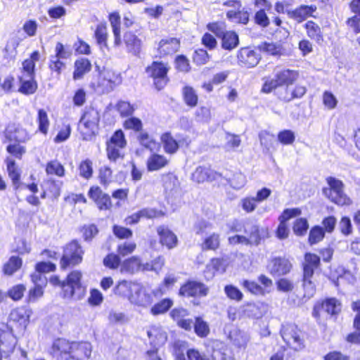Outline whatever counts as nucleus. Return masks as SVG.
Returning <instances> with one entry per match:
<instances>
[{
	"label": "nucleus",
	"instance_id": "nucleus-2",
	"mask_svg": "<svg viewBox=\"0 0 360 360\" xmlns=\"http://www.w3.org/2000/svg\"><path fill=\"white\" fill-rule=\"evenodd\" d=\"M297 77L298 74L295 70L288 69L276 70L274 77L265 81L262 91L269 94L280 86H285V88H290V86L297 80Z\"/></svg>",
	"mask_w": 360,
	"mask_h": 360
},
{
	"label": "nucleus",
	"instance_id": "nucleus-44",
	"mask_svg": "<svg viewBox=\"0 0 360 360\" xmlns=\"http://www.w3.org/2000/svg\"><path fill=\"white\" fill-rule=\"evenodd\" d=\"M96 42L98 45L107 47V28L105 25L100 24L96 27L94 33Z\"/></svg>",
	"mask_w": 360,
	"mask_h": 360
},
{
	"label": "nucleus",
	"instance_id": "nucleus-43",
	"mask_svg": "<svg viewBox=\"0 0 360 360\" xmlns=\"http://www.w3.org/2000/svg\"><path fill=\"white\" fill-rule=\"evenodd\" d=\"M46 172L47 174H54L61 177L65 174V169L58 161L52 160L47 163Z\"/></svg>",
	"mask_w": 360,
	"mask_h": 360
},
{
	"label": "nucleus",
	"instance_id": "nucleus-24",
	"mask_svg": "<svg viewBox=\"0 0 360 360\" xmlns=\"http://www.w3.org/2000/svg\"><path fill=\"white\" fill-rule=\"evenodd\" d=\"M91 69V64L86 58H80L75 62V70L73 72V79L75 80L82 79L84 75L89 72Z\"/></svg>",
	"mask_w": 360,
	"mask_h": 360
},
{
	"label": "nucleus",
	"instance_id": "nucleus-39",
	"mask_svg": "<svg viewBox=\"0 0 360 360\" xmlns=\"http://www.w3.org/2000/svg\"><path fill=\"white\" fill-rule=\"evenodd\" d=\"M173 305V301L169 298H165L153 305L150 309V313L157 316L166 313Z\"/></svg>",
	"mask_w": 360,
	"mask_h": 360
},
{
	"label": "nucleus",
	"instance_id": "nucleus-13",
	"mask_svg": "<svg viewBox=\"0 0 360 360\" xmlns=\"http://www.w3.org/2000/svg\"><path fill=\"white\" fill-rule=\"evenodd\" d=\"M237 57L240 64L246 68L256 66L260 59L259 55L256 51L248 47L241 48Z\"/></svg>",
	"mask_w": 360,
	"mask_h": 360
},
{
	"label": "nucleus",
	"instance_id": "nucleus-9",
	"mask_svg": "<svg viewBox=\"0 0 360 360\" xmlns=\"http://www.w3.org/2000/svg\"><path fill=\"white\" fill-rule=\"evenodd\" d=\"M291 269L290 262L288 259L281 257L272 258L267 265L269 272L274 276L285 275L290 271Z\"/></svg>",
	"mask_w": 360,
	"mask_h": 360
},
{
	"label": "nucleus",
	"instance_id": "nucleus-48",
	"mask_svg": "<svg viewBox=\"0 0 360 360\" xmlns=\"http://www.w3.org/2000/svg\"><path fill=\"white\" fill-rule=\"evenodd\" d=\"M26 288L22 284H18L11 288L7 292V297L14 301H18L23 297Z\"/></svg>",
	"mask_w": 360,
	"mask_h": 360
},
{
	"label": "nucleus",
	"instance_id": "nucleus-45",
	"mask_svg": "<svg viewBox=\"0 0 360 360\" xmlns=\"http://www.w3.org/2000/svg\"><path fill=\"white\" fill-rule=\"evenodd\" d=\"M207 28L209 31L213 32L218 38H221L227 31L226 25L223 21L210 22L207 24Z\"/></svg>",
	"mask_w": 360,
	"mask_h": 360
},
{
	"label": "nucleus",
	"instance_id": "nucleus-52",
	"mask_svg": "<svg viewBox=\"0 0 360 360\" xmlns=\"http://www.w3.org/2000/svg\"><path fill=\"white\" fill-rule=\"evenodd\" d=\"M193 328H194L195 333L200 337H205L209 333V327L201 318H195Z\"/></svg>",
	"mask_w": 360,
	"mask_h": 360
},
{
	"label": "nucleus",
	"instance_id": "nucleus-49",
	"mask_svg": "<svg viewBox=\"0 0 360 360\" xmlns=\"http://www.w3.org/2000/svg\"><path fill=\"white\" fill-rule=\"evenodd\" d=\"M184 98L186 103L191 106L194 107L198 103V96L193 88L186 86L183 91Z\"/></svg>",
	"mask_w": 360,
	"mask_h": 360
},
{
	"label": "nucleus",
	"instance_id": "nucleus-50",
	"mask_svg": "<svg viewBox=\"0 0 360 360\" xmlns=\"http://www.w3.org/2000/svg\"><path fill=\"white\" fill-rule=\"evenodd\" d=\"M265 8H261L257 11L254 16L255 22L261 27H266L270 24V19L267 16Z\"/></svg>",
	"mask_w": 360,
	"mask_h": 360
},
{
	"label": "nucleus",
	"instance_id": "nucleus-17",
	"mask_svg": "<svg viewBox=\"0 0 360 360\" xmlns=\"http://www.w3.org/2000/svg\"><path fill=\"white\" fill-rule=\"evenodd\" d=\"M219 176H221L220 173L217 172L210 168L201 166L197 167L192 174L193 180L198 183H202L205 181L216 180Z\"/></svg>",
	"mask_w": 360,
	"mask_h": 360
},
{
	"label": "nucleus",
	"instance_id": "nucleus-57",
	"mask_svg": "<svg viewBox=\"0 0 360 360\" xmlns=\"http://www.w3.org/2000/svg\"><path fill=\"white\" fill-rule=\"evenodd\" d=\"M325 233L322 228L315 226L312 228L309 235V243L311 245L320 242L324 237Z\"/></svg>",
	"mask_w": 360,
	"mask_h": 360
},
{
	"label": "nucleus",
	"instance_id": "nucleus-42",
	"mask_svg": "<svg viewBox=\"0 0 360 360\" xmlns=\"http://www.w3.org/2000/svg\"><path fill=\"white\" fill-rule=\"evenodd\" d=\"M241 285L248 292L256 295H264L266 292L264 288L255 281L243 280Z\"/></svg>",
	"mask_w": 360,
	"mask_h": 360
},
{
	"label": "nucleus",
	"instance_id": "nucleus-1",
	"mask_svg": "<svg viewBox=\"0 0 360 360\" xmlns=\"http://www.w3.org/2000/svg\"><path fill=\"white\" fill-rule=\"evenodd\" d=\"M92 352L89 342L69 341L65 338L55 340L49 353L56 360H88Z\"/></svg>",
	"mask_w": 360,
	"mask_h": 360
},
{
	"label": "nucleus",
	"instance_id": "nucleus-15",
	"mask_svg": "<svg viewBox=\"0 0 360 360\" xmlns=\"http://www.w3.org/2000/svg\"><path fill=\"white\" fill-rule=\"evenodd\" d=\"M30 312L23 307L13 309L9 314V326L16 323L22 329H25L29 323Z\"/></svg>",
	"mask_w": 360,
	"mask_h": 360
},
{
	"label": "nucleus",
	"instance_id": "nucleus-46",
	"mask_svg": "<svg viewBox=\"0 0 360 360\" xmlns=\"http://www.w3.org/2000/svg\"><path fill=\"white\" fill-rule=\"evenodd\" d=\"M115 108L122 117L131 116L135 110L134 105L124 101H120Z\"/></svg>",
	"mask_w": 360,
	"mask_h": 360
},
{
	"label": "nucleus",
	"instance_id": "nucleus-23",
	"mask_svg": "<svg viewBox=\"0 0 360 360\" xmlns=\"http://www.w3.org/2000/svg\"><path fill=\"white\" fill-rule=\"evenodd\" d=\"M150 343L155 347L164 345L167 339V333L161 328L153 327L147 332Z\"/></svg>",
	"mask_w": 360,
	"mask_h": 360
},
{
	"label": "nucleus",
	"instance_id": "nucleus-10",
	"mask_svg": "<svg viewBox=\"0 0 360 360\" xmlns=\"http://www.w3.org/2000/svg\"><path fill=\"white\" fill-rule=\"evenodd\" d=\"M209 288L202 283L188 281L179 290V295L184 297H205Z\"/></svg>",
	"mask_w": 360,
	"mask_h": 360
},
{
	"label": "nucleus",
	"instance_id": "nucleus-36",
	"mask_svg": "<svg viewBox=\"0 0 360 360\" xmlns=\"http://www.w3.org/2000/svg\"><path fill=\"white\" fill-rule=\"evenodd\" d=\"M304 27L307 32V35L311 39H314L317 42L323 41V35L321 27L313 21H308L305 23Z\"/></svg>",
	"mask_w": 360,
	"mask_h": 360
},
{
	"label": "nucleus",
	"instance_id": "nucleus-11",
	"mask_svg": "<svg viewBox=\"0 0 360 360\" xmlns=\"http://www.w3.org/2000/svg\"><path fill=\"white\" fill-rule=\"evenodd\" d=\"M88 195L100 210H108L111 208L112 202L110 195L105 193L98 186L91 187Z\"/></svg>",
	"mask_w": 360,
	"mask_h": 360
},
{
	"label": "nucleus",
	"instance_id": "nucleus-22",
	"mask_svg": "<svg viewBox=\"0 0 360 360\" xmlns=\"http://www.w3.org/2000/svg\"><path fill=\"white\" fill-rule=\"evenodd\" d=\"M20 87L18 91L22 94H33L37 89V83L34 77L30 78L23 76H18Z\"/></svg>",
	"mask_w": 360,
	"mask_h": 360
},
{
	"label": "nucleus",
	"instance_id": "nucleus-3",
	"mask_svg": "<svg viewBox=\"0 0 360 360\" xmlns=\"http://www.w3.org/2000/svg\"><path fill=\"white\" fill-rule=\"evenodd\" d=\"M328 187L323 188V195L331 202L340 206L349 205L352 200L344 191V184L342 181L329 176L326 179Z\"/></svg>",
	"mask_w": 360,
	"mask_h": 360
},
{
	"label": "nucleus",
	"instance_id": "nucleus-56",
	"mask_svg": "<svg viewBox=\"0 0 360 360\" xmlns=\"http://www.w3.org/2000/svg\"><path fill=\"white\" fill-rule=\"evenodd\" d=\"M309 229L307 220L304 218H300L295 220L292 227L294 233L297 236H303Z\"/></svg>",
	"mask_w": 360,
	"mask_h": 360
},
{
	"label": "nucleus",
	"instance_id": "nucleus-55",
	"mask_svg": "<svg viewBox=\"0 0 360 360\" xmlns=\"http://www.w3.org/2000/svg\"><path fill=\"white\" fill-rule=\"evenodd\" d=\"M107 143L115 145L120 148H124L127 144V141L124 134L122 130H117L111 136Z\"/></svg>",
	"mask_w": 360,
	"mask_h": 360
},
{
	"label": "nucleus",
	"instance_id": "nucleus-29",
	"mask_svg": "<svg viewBox=\"0 0 360 360\" xmlns=\"http://www.w3.org/2000/svg\"><path fill=\"white\" fill-rule=\"evenodd\" d=\"M314 274H311V270H307L306 273H303L302 287L304 291V297L309 299L312 297L316 292V287L311 281Z\"/></svg>",
	"mask_w": 360,
	"mask_h": 360
},
{
	"label": "nucleus",
	"instance_id": "nucleus-25",
	"mask_svg": "<svg viewBox=\"0 0 360 360\" xmlns=\"http://www.w3.org/2000/svg\"><path fill=\"white\" fill-rule=\"evenodd\" d=\"M306 93V88L304 86L297 85L292 89L290 88H285L284 93L279 95L280 99L289 102L295 98H300L302 97Z\"/></svg>",
	"mask_w": 360,
	"mask_h": 360
},
{
	"label": "nucleus",
	"instance_id": "nucleus-20",
	"mask_svg": "<svg viewBox=\"0 0 360 360\" xmlns=\"http://www.w3.org/2000/svg\"><path fill=\"white\" fill-rule=\"evenodd\" d=\"M158 233L160 236V243L172 249L176 245L177 238L176 235L167 228L160 226L158 229Z\"/></svg>",
	"mask_w": 360,
	"mask_h": 360
},
{
	"label": "nucleus",
	"instance_id": "nucleus-38",
	"mask_svg": "<svg viewBox=\"0 0 360 360\" xmlns=\"http://www.w3.org/2000/svg\"><path fill=\"white\" fill-rule=\"evenodd\" d=\"M140 265V259L137 257H131L124 260L121 264V271L133 274L139 269Z\"/></svg>",
	"mask_w": 360,
	"mask_h": 360
},
{
	"label": "nucleus",
	"instance_id": "nucleus-16",
	"mask_svg": "<svg viewBox=\"0 0 360 360\" xmlns=\"http://www.w3.org/2000/svg\"><path fill=\"white\" fill-rule=\"evenodd\" d=\"M316 6L302 5L295 10L288 11L287 15L291 19L296 20L297 22H302L308 17L311 16L313 13L316 11Z\"/></svg>",
	"mask_w": 360,
	"mask_h": 360
},
{
	"label": "nucleus",
	"instance_id": "nucleus-8",
	"mask_svg": "<svg viewBox=\"0 0 360 360\" xmlns=\"http://www.w3.org/2000/svg\"><path fill=\"white\" fill-rule=\"evenodd\" d=\"M281 336L285 343L295 350L302 347V341L300 338V331L297 326L292 324L283 326L281 331Z\"/></svg>",
	"mask_w": 360,
	"mask_h": 360
},
{
	"label": "nucleus",
	"instance_id": "nucleus-7",
	"mask_svg": "<svg viewBox=\"0 0 360 360\" xmlns=\"http://www.w3.org/2000/svg\"><path fill=\"white\" fill-rule=\"evenodd\" d=\"M169 68L167 63L154 61L146 69L148 75L153 79V84L158 90H161L166 86Z\"/></svg>",
	"mask_w": 360,
	"mask_h": 360
},
{
	"label": "nucleus",
	"instance_id": "nucleus-12",
	"mask_svg": "<svg viewBox=\"0 0 360 360\" xmlns=\"http://www.w3.org/2000/svg\"><path fill=\"white\" fill-rule=\"evenodd\" d=\"M100 120L98 112L94 108L87 110L80 119V124L86 129L87 134H94Z\"/></svg>",
	"mask_w": 360,
	"mask_h": 360
},
{
	"label": "nucleus",
	"instance_id": "nucleus-32",
	"mask_svg": "<svg viewBox=\"0 0 360 360\" xmlns=\"http://www.w3.org/2000/svg\"><path fill=\"white\" fill-rule=\"evenodd\" d=\"M22 261L17 256H12L4 265L3 272L5 275L11 276L22 266Z\"/></svg>",
	"mask_w": 360,
	"mask_h": 360
},
{
	"label": "nucleus",
	"instance_id": "nucleus-19",
	"mask_svg": "<svg viewBox=\"0 0 360 360\" xmlns=\"http://www.w3.org/2000/svg\"><path fill=\"white\" fill-rule=\"evenodd\" d=\"M352 307L354 311L358 312L354 320V327L356 330L348 335L347 340L351 343L360 344V300L354 302Z\"/></svg>",
	"mask_w": 360,
	"mask_h": 360
},
{
	"label": "nucleus",
	"instance_id": "nucleus-6",
	"mask_svg": "<svg viewBox=\"0 0 360 360\" xmlns=\"http://www.w3.org/2000/svg\"><path fill=\"white\" fill-rule=\"evenodd\" d=\"M17 340L13 335L12 326L0 324V360L8 358L14 351Z\"/></svg>",
	"mask_w": 360,
	"mask_h": 360
},
{
	"label": "nucleus",
	"instance_id": "nucleus-47",
	"mask_svg": "<svg viewBox=\"0 0 360 360\" xmlns=\"http://www.w3.org/2000/svg\"><path fill=\"white\" fill-rule=\"evenodd\" d=\"M37 121L39 131L44 134H46L49 127V120L47 113L44 110H39Z\"/></svg>",
	"mask_w": 360,
	"mask_h": 360
},
{
	"label": "nucleus",
	"instance_id": "nucleus-30",
	"mask_svg": "<svg viewBox=\"0 0 360 360\" xmlns=\"http://www.w3.org/2000/svg\"><path fill=\"white\" fill-rule=\"evenodd\" d=\"M229 338L233 344L238 347H245L249 341L248 334L237 328L233 329L230 332Z\"/></svg>",
	"mask_w": 360,
	"mask_h": 360
},
{
	"label": "nucleus",
	"instance_id": "nucleus-58",
	"mask_svg": "<svg viewBox=\"0 0 360 360\" xmlns=\"http://www.w3.org/2000/svg\"><path fill=\"white\" fill-rule=\"evenodd\" d=\"M56 54L53 56L59 59H67L72 56V50L69 46H65L63 44L58 42L55 48Z\"/></svg>",
	"mask_w": 360,
	"mask_h": 360
},
{
	"label": "nucleus",
	"instance_id": "nucleus-53",
	"mask_svg": "<svg viewBox=\"0 0 360 360\" xmlns=\"http://www.w3.org/2000/svg\"><path fill=\"white\" fill-rule=\"evenodd\" d=\"M136 248V245L134 242H124L117 245V252L120 256L125 257L131 254Z\"/></svg>",
	"mask_w": 360,
	"mask_h": 360
},
{
	"label": "nucleus",
	"instance_id": "nucleus-60",
	"mask_svg": "<svg viewBox=\"0 0 360 360\" xmlns=\"http://www.w3.org/2000/svg\"><path fill=\"white\" fill-rule=\"evenodd\" d=\"M224 292L229 298L238 302L242 300L243 297L241 291L238 288L232 285H226L224 288Z\"/></svg>",
	"mask_w": 360,
	"mask_h": 360
},
{
	"label": "nucleus",
	"instance_id": "nucleus-33",
	"mask_svg": "<svg viewBox=\"0 0 360 360\" xmlns=\"http://www.w3.org/2000/svg\"><path fill=\"white\" fill-rule=\"evenodd\" d=\"M161 141L167 153L173 154L177 151L179 144L169 133L163 134L161 136Z\"/></svg>",
	"mask_w": 360,
	"mask_h": 360
},
{
	"label": "nucleus",
	"instance_id": "nucleus-35",
	"mask_svg": "<svg viewBox=\"0 0 360 360\" xmlns=\"http://www.w3.org/2000/svg\"><path fill=\"white\" fill-rule=\"evenodd\" d=\"M319 257L315 254L307 253L303 263V273H306L307 270L309 269L311 271V274H314V270L319 266Z\"/></svg>",
	"mask_w": 360,
	"mask_h": 360
},
{
	"label": "nucleus",
	"instance_id": "nucleus-62",
	"mask_svg": "<svg viewBox=\"0 0 360 360\" xmlns=\"http://www.w3.org/2000/svg\"><path fill=\"white\" fill-rule=\"evenodd\" d=\"M163 186L166 191H173L178 184L176 177L172 174H167L162 177Z\"/></svg>",
	"mask_w": 360,
	"mask_h": 360
},
{
	"label": "nucleus",
	"instance_id": "nucleus-34",
	"mask_svg": "<svg viewBox=\"0 0 360 360\" xmlns=\"http://www.w3.org/2000/svg\"><path fill=\"white\" fill-rule=\"evenodd\" d=\"M220 245V235L212 233L207 236L201 245L203 250H216Z\"/></svg>",
	"mask_w": 360,
	"mask_h": 360
},
{
	"label": "nucleus",
	"instance_id": "nucleus-40",
	"mask_svg": "<svg viewBox=\"0 0 360 360\" xmlns=\"http://www.w3.org/2000/svg\"><path fill=\"white\" fill-rule=\"evenodd\" d=\"M7 170L8 176L13 181L15 188L18 189L20 186V174L14 160L9 159L7 160Z\"/></svg>",
	"mask_w": 360,
	"mask_h": 360
},
{
	"label": "nucleus",
	"instance_id": "nucleus-28",
	"mask_svg": "<svg viewBox=\"0 0 360 360\" xmlns=\"http://www.w3.org/2000/svg\"><path fill=\"white\" fill-rule=\"evenodd\" d=\"M244 231L250 245H258L260 243L262 236L257 225L248 224L244 227Z\"/></svg>",
	"mask_w": 360,
	"mask_h": 360
},
{
	"label": "nucleus",
	"instance_id": "nucleus-41",
	"mask_svg": "<svg viewBox=\"0 0 360 360\" xmlns=\"http://www.w3.org/2000/svg\"><path fill=\"white\" fill-rule=\"evenodd\" d=\"M322 308L328 314L335 315L341 311V304L335 298H329L323 303Z\"/></svg>",
	"mask_w": 360,
	"mask_h": 360
},
{
	"label": "nucleus",
	"instance_id": "nucleus-5",
	"mask_svg": "<svg viewBox=\"0 0 360 360\" xmlns=\"http://www.w3.org/2000/svg\"><path fill=\"white\" fill-rule=\"evenodd\" d=\"M82 274L81 271L75 270L70 272L61 284L64 297L66 298L74 297L80 300L85 294V288L81 283Z\"/></svg>",
	"mask_w": 360,
	"mask_h": 360
},
{
	"label": "nucleus",
	"instance_id": "nucleus-27",
	"mask_svg": "<svg viewBox=\"0 0 360 360\" xmlns=\"http://www.w3.org/2000/svg\"><path fill=\"white\" fill-rule=\"evenodd\" d=\"M137 140L140 145L151 152L159 148V143L146 131H141L138 134Z\"/></svg>",
	"mask_w": 360,
	"mask_h": 360
},
{
	"label": "nucleus",
	"instance_id": "nucleus-64",
	"mask_svg": "<svg viewBox=\"0 0 360 360\" xmlns=\"http://www.w3.org/2000/svg\"><path fill=\"white\" fill-rule=\"evenodd\" d=\"M103 264L106 267H108L112 269H117L120 264V255L113 253L108 254L103 259Z\"/></svg>",
	"mask_w": 360,
	"mask_h": 360
},
{
	"label": "nucleus",
	"instance_id": "nucleus-14",
	"mask_svg": "<svg viewBox=\"0 0 360 360\" xmlns=\"http://www.w3.org/2000/svg\"><path fill=\"white\" fill-rule=\"evenodd\" d=\"M180 47V40L175 37L162 39L158 44V51L160 56L175 53Z\"/></svg>",
	"mask_w": 360,
	"mask_h": 360
},
{
	"label": "nucleus",
	"instance_id": "nucleus-61",
	"mask_svg": "<svg viewBox=\"0 0 360 360\" xmlns=\"http://www.w3.org/2000/svg\"><path fill=\"white\" fill-rule=\"evenodd\" d=\"M258 47L260 51L273 56L278 55L281 50L279 45L268 42L262 43Z\"/></svg>",
	"mask_w": 360,
	"mask_h": 360
},
{
	"label": "nucleus",
	"instance_id": "nucleus-31",
	"mask_svg": "<svg viewBox=\"0 0 360 360\" xmlns=\"http://www.w3.org/2000/svg\"><path fill=\"white\" fill-rule=\"evenodd\" d=\"M138 289L139 288L136 286V283L122 281L118 283L114 291L117 295L129 298L131 295V291H137Z\"/></svg>",
	"mask_w": 360,
	"mask_h": 360
},
{
	"label": "nucleus",
	"instance_id": "nucleus-37",
	"mask_svg": "<svg viewBox=\"0 0 360 360\" xmlns=\"http://www.w3.org/2000/svg\"><path fill=\"white\" fill-rule=\"evenodd\" d=\"M228 19L233 22L246 25L249 21V13L247 11H229L226 13Z\"/></svg>",
	"mask_w": 360,
	"mask_h": 360
},
{
	"label": "nucleus",
	"instance_id": "nucleus-51",
	"mask_svg": "<svg viewBox=\"0 0 360 360\" xmlns=\"http://www.w3.org/2000/svg\"><path fill=\"white\" fill-rule=\"evenodd\" d=\"M123 126L126 129H131L139 133L143 131V124L141 120L135 117H131L127 119L124 122Z\"/></svg>",
	"mask_w": 360,
	"mask_h": 360
},
{
	"label": "nucleus",
	"instance_id": "nucleus-18",
	"mask_svg": "<svg viewBox=\"0 0 360 360\" xmlns=\"http://www.w3.org/2000/svg\"><path fill=\"white\" fill-rule=\"evenodd\" d=\"M124 42L129 53L134 56L139 54L142 41L132 32H127L124 35Z\"/></svg>",
	"mask_w": 360,
	"mask_h": 360
},
{
	"label": "nucleus",
	"instance_id": "nucleus-59",
	"mask_svg": "<svg viewBox=\"0 0 360 360\" xmlns=\"http://www.w3.org/2000/svg\"><path fill=\"white\" fill-rule=\"evenodd\" d=\"M278 139L283 145H290L295 141V133L289 129L283 130L278 133Z\"/></svg>",
	"mask_w": 360,
	"mask_h": 360
},
{
	"label": "nucleus",
	"instance_id": "nucleus-54",
	"mask_svg": "<svg viewBox=\"0 0 360 360\" xmlns=\"http://www.w3.org/2000/svg\"><path fill=\"white\" fill-rule=\"evenodd\" d=\"M26 77H35V65L31 60L27 59L22 62L20 75Z\"/></svg>",
	"mask_w": 360,
	"mask_h": 360
},
{
	"label": "nucleus",
	"instance_id": "nucleus-63",
	"mask_svg": "<svg viewBox=\"0 0 360 360\" xmlns=\"http://www.w3.org/2000/svg\"><path fill=\"white\" fill-rule=\"evenodd\" d=\"M171 318L178 324L181 321L189 316V311L183 307L173 309L169 314Z\"/></svg>",
	"mask_w": 360,
	"mask_h": 360
},
{
	"label": "nucleus",
	"instance_id": "nucleus-26",
	"mask_svg": "<svg viewBox=\"0 0 360 360\" xmlns=\"http://www.w3.org/2000/svg\"><path fill=\"white\" fill-rule=\"evenodd\" d=\"M220 39H221V47L225 50H233L239 44L238 35L233 31H226Z\"/></svg>",
	"mask_w": 360,
	"mask_h": 360
},
{
	"label": "nucleus",
	"instance_id": "nucleus-21",
	"mask_svg": "<svg viewBox=\"0 0 360 360\" xmlns=\"http://www.w3.org/2000/svg\"><path fill=\"white\" fill-rule=\"evenodd\" d=\"M168 162L164 155L153 153L147 160V169L149 172L158 171L167 166Z\"/></svg>",
	"mask_w": 360,
	"mask_h": 360
},
{
	"label": "nucleus",
	"instance_id": "nucleus-4",
	"mask_svg": "<svg viewBox=\"0 0 360 360\" xmlns=\"http://www.w3.org/2000/svg\"><path fill=\"white\" fill-rule=\"evenodd\" d=\"M84 251L77 240H72L63 247V255L60 260V267L65 270L74 267L83 260Z\"/></svg>",
	"mask_w": 360,
	"mask_h": 360
}]
</instances>
